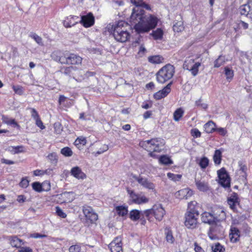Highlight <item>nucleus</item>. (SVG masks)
Listing matches in <instances>:
<instances>
[{
  "label": "nucleus",
  "instance_id": "nucleus-1",
  "mask_svg": "<svg viewBox=\"0 0 252 252\" xmlns=\"http://www.w3.org/2000/svg\"><path fill=\"white\" fill-rule=\"evenodd\" d=\"M128 27V24L123 21H119L112 26L111 32L117 41L125 42L129 39L130 35L127 32Z\"/></svg>",
  "mask_w": 252,
  "mask_h": 252
},
{
  "label": "nucleus",
  "instance_id": "nucleus-2",
  "mask_svg": "<svg viewBox=\"0 0 252 252\" xmlns=\"http://www.w3.org/2000/svg\"><path fill=\"white\" fill-rule=\"evenodd\" d=\"M197 202L190 201L188 204L187 212L185 215V225L188 228L193 229L196 227L197 218L199 215L196 208Z\"/></svg>",
  "mask_w": 252,
  "mask_h": 252
},
{
  "label": "nucleus",
  "instance_id": "nucleus-3",
  "mask_svg": "<svg viewBox=\"0 0 252 252\" xmlns=\"http://www.w3.org/2000/svg\"><path fill=\"white\" fill-rule=\"evenodd\" d=\"M157 24L158 19L150 15L135 24L134 29L138 33L146 32L155 28Z\"/></svg>",
  "mask_w": 252,
  "mask_h": 252
},
{
  "label": "nucleus",
  "instance_id": "nucleus-4",
  "mask_svg": "<svg viewBox=\"0 0 252 252\" xmlns=\"http://www.w3.org/2000/svg\"><path fill=\"white\" fill-rule=\"evenodd\" d=\"M57 52H54L51 57L54 60L59 62L62 64L80 65L81 64L82 58L79 55L73 53H66L60 57H55Z\"/></svg>",
  "mask_w": 252,
  "mask_h": 252
},
{
  "label": "nucleus",
  "instance_id": "nucleus-5",
  "mask_svg": "<svg viewBox=\"0 0 252 252\" xmlns=\"http://www.w3.org/2000/svg\"><path fill=\"white\" fill-rule=\"evenodd\" d=\"M175 73V67L170 64L163 66L157 73V80L160 83H164L172 78Z\"/></svg>",
  "mask_w": 252,
  "mask_h": 252
},
{
  "label": "nucleus",
  "instance_id": "nucleus-6",
  "mask_svg": "<svg viewBox=\"0 0 252 252\" xmlns=\"http://www.w3.org/2000/svg\"><path fill=\"white\" fill-rule=\"evenodd\" d=\"M143 144L147 150L150 152V156L155 157L153 152L159 151V148L164 145V142L163 139L157 138L147 140L144 142Z\"/></svg>",
  "mask_w": 252,
  "mask_h": 252
},
{
  "label": "nucleus",
  "instance_id": "nucleus-7",
  "mask_svg": "<svg viewBox=\"0 0 252 252\" xmlns=\"http://www.w3.org/2000/svg\"><path fill=\"white\" fill-rule=\"evenodd\" d=\"M200 65V63L195 62L192 57H189L185 60L183 64V68L184 69L190 71L193 76H195L198 73V68Z\"/></svg>",
  "mask_w": 252,
  "mask_h": 252
},
{
  "label": "nucleus",
  "instance_id": "nucleus-8",
  "mask_svg": "<svg viewBox=\"0 0 252 252\" xmlns=\"http://www.w3.org/2000/svg\"><path fill=\"white\" fill-rule=\"evenodd\" d=\"M147 16L145 15L144 11L141 7H136L133 9L130 17V22L132 25H135Z\"/></svg>",
  "mask_w": 252,
  "mask_h": 252
},
{
  "label": "nucleus",
  "instance_id": "nucleus-9",
  "mask_svg": "<svg viewBox=\"0 0 252 252\" xmlns=\"http://www.w3.org/2000/svg\"><path fill=\"white\" fill-rule=\"evenodd\" d=\"M133 178L138 184L144 188L151 190L155 192L156 191L155 185L147 178L143 177L141 175L134 176Z\"/></svg>",
  "mask_w": 252,
  "mask_h": 252
},
{
  "label": "nucleus",
  "instance_id": "nucleus-10",
  "mask_svg": "<svg viewBox=\"0 0 252 252\" xmlns=\"http://www.w3.org/2000/svg\"><path fill=\"white\" fill-rule=\"evenodd\" d=\"M218 175L219 178V183L223 187H229L230 180L225 169L222 168L218 170Z\"/></svg>",
  "mask_w": 252,
  "mask_h": 252
},
{
  "label": "nucleus",
  "instance_id": "nucleus-11",
  "mask_svg": "<svg viewBox=\"0 0 252 252\" xmlns=\"http://www.w3.org/2000/svg\"><path fill=\"white\" fill-rule=\"evenodd\" d=\"M83 212L87 220L90 221L91 223H94L98 219L97 214L95 213L93 208L90 206H84Z\"/></svg>",
  "mask_w": 252,
  "mask_h": 252
},
{
  "label": "nucleus",
  "instance_id": "nucleus-12",
  "mask_svg": "<svg viewBox=\"0 0 252 252\" xmlns=\"http://www.w3.org/2000/svg\"><path fill=\"white\" fill-rule=\"evenodd\" d=\"M212 213L215 222L217 221H223L225 220L226 213L222 207H215L213 209Z\"/></svg>",
  "mask_w": 252,
  "mask_h": 252
},
{
  "label": "nucleus",
  "instance_id": "nucleus-13",
  "mask_svg": "<svg viewBox=\"0 0 252 252\" xmlns=\"http://www.w3.org/2000/svg\"><path fill=\"white\" fill-rule=\"evenodd\" d=\"M149 211L151 213L153 214L156 220L158 221H160L162 219L165 213L164 209L160 204L155 205L152 210Z\"/></svg>",
  "mask_w": 252,
  "mask_h": 252
},
{
  "label": "nucleus",
  "instance_id": "nucleus-14",
  "mask_svg": "<svg viewBox=\"0 0 252 252\" xmlns=\"http://www.w3.org/2000/svg\"><path fill=\"white\" fill-rule=\"evenodd\" d=\"M128 191L131 200L135 204H141L147 203L149 201V199L145 195L136 194L133 191L128 190Z\"/></svg>",
  "mask_w": 252,
  "mask_h": 252
},
{
  "label": "nucleus",
  "instance_id": "nucleus-15",
  "mask_svg": "<svg viewBox=\"0 0 252 252\" xmlns=\"http://www.w3.org/2000/svg\"><path fill=\"white\" fill-rule=\"evenodd\" d=\"M80 23L85 28L90 27L94 25V17L93 14L91 12H90L86 15L81 16Z\"/></svg>",
  "mask_w": 252,
  "mask_h": 252
},
{
  "label": "nucleus",
  "instance_id": "nucleus-16",
  "mask_svg": "<svg viewBox=\"0 0 252 252\" xmlns=\"http://www.w3.org/2000/svg\"><path fill=\"white\" fill-rule=\"evenodd\" d=\"M122 238L116 237L109 245L111 252H122Z\"/></svg>",
  "mask_w": 252,
  "mask_h": 252
},
{
  "label": "nucleus",
  "instance_id": "nucleus-17",
  "mask_svg": "<svg viewBox=\"0 0 252 252\" xmlns=\"http://www.w3.org/2000/svg\"><path fill=\"white\" fill-rule=\"evenodd\" d=\"M171 83H169L162 90L155 93L154 95V98L157 100H158L166 96L171 91Z\"/></svg>",
  "mask_w": 252,
  "mask_h": 252
},
{
  "label": "nucleus",
  "instance_id": "nucleus-18",
  "mask_svg": "<svg viewBox=\"0 0 252 252\" xmlns=\"http://www.w3.org/2000/svg\"><path fill=\"white\" fill-rule=\"evenodd\" d=\"M71 175L78 180H84L86 178V175L82 171L78 166H75L70 170Z\"/></svg>",
  "mask_w": 252,
  "mask_h": 252
},
{
  "label": "nucleus",
  "instance_id": "nucleus-19",
  "mask_svg": "<svg viewBox=\"0 0 252 252\" xmlns=\"http://www.w3.org/2000/svg\"><path fill=\"white\" fill-rule=\"evenodd\" d=\"M192 194L193 192L191 190L186 188L178 191L175 193V195L176 198L182 199H188L189 197H190Z\"/></svg>",
  "mask_w": 252,
  "mask_h": 252
},
{
  "label": "nucleus",
  "instance_id": "nucleus-20",
  "mask_svg": "<svg viewBox=\"0 0 252 252\" xmlns=\"http://www.w3.org/2000/svg\"><path fill=\"white\" fill-rule=\"evenodd\" d=\"M202 221L206 223L212 224L215 222L213 213L205 212L201 215Z\"/></svg>",
  "mask_w": 252,
  "mask_h": 252
},
{
  "label": "nucleus",
  "instance_id": "nucleus-21",
  "mask_svg": "<svg viewBox=\"0 0 252 252\" xmlns=\"http://www.w3.org/2000/svg\"><path fill=\"white\" fill-rule=\"evenodd\" d=\"M78 19V17L77 16H70L69 17H67L66 20H65L63 22V26L65 28H70L72 26H74L76 25V23H77V21H75V20Z\"/></svg>",
  "mask_w": 252,
  "mask_h": 252
},
{
  "label": "nucleus",
  "instance_id": "nucleus-22",
  "mask_svg": "<svg viewBox=\"0 0 252 252\" xmlns=\"http://www.w3.org/2000/svg\"><path fill=\"white\" fill-rule=\"evenodd\" d=\"M239 231L236 228H231L229 233V238L231 242H236L239 238Z\"/></svg>",
  "mask_w": 252,
  "mask_h": 252
},
{
  "label": "nucleus",
  "instance_id": "nucleus-23",
  "mask_svg": "<svg viewBox=\"0 0 252 252\" xmlns=\"http://www.w3.org/2000/svg\"><path fill=\"white\" fill-rule=\"evenodd\" d=\"M9 240L11 246L16 248H20L22 243V240L17 238L16 236H11L9 237Z\"/></svg>",
  "mask_w": 252,
  "mask_h": 252
},
{
  "label": "nucleus",
  "instance_id": "nucleus-24",
  "mask_svg": "<svg viewBox=\"0 0 252 252\" xmlns=\"http://www.w3.org/2000/svg\"><path fill=\"white\" fill-rule=\"evenodd\" d=\"M216 124L212 121H209L204 126L205 131L208 133H212L216 129Z\"/></svg>",
  "mask_w": 252,
  "mask_h": 252
},
{
  "label": "nucleus",
  "instance_id": "nucleus-25",
  "mask_svg": "<svg viewBox=\"0 0 252 252\" xmlns=\"http://www.w3.org/2000/svg\"><path fill=\"white\" fill-rule=\"evenodd\" d=\"M240 12L241 15L248 16L252 14V10L251 9L249 4H244L240 6Z\"/></svg>",
  "mask_w": 252,
  "mask_h": 252
},
{
  "label": "nucleus",
  "instance_id": "nucleus-26",
  "mask_svg": "<svg viewBox=\"0 0 252 252\" xmlns=\"http://www.w3.org/2000/svg\"><path fill=\"white\" fill-rule=\"evenodd\" d=\"M195 184L197 189L201 191H205L209 189L208 184L204 181H196Z\"/></svg>",
  "mask_w": 252,
  "mask_h": 252
},
{
  "label": "nucleus",
  "instance_id": "nucleus-27",
  "mask_svg": "<svg viewBox=\"0 0 252 252\" xmlns=\"http://www.w3.org/2000/svg\"><path fill=\"white\" fill-rule=\"evenodd\" d=\"M115 210L117 214L122 217L126 216L128 213L127 207L123 206H118L116 207Z\"/></svg>",
  "mask_w": 252,
  "mask_h": 252
},
{
  "label": "nucleus",
  "instance_id": "nucleus-28",
  "mask_svg": "<svg viewBox=\"0 0 252 252\" xmlns=\"http://www.w3.org/2000/svg\"><path fill=\"white\" fill-rule=\"evenodd\" d=\"M222 152L220 150L215 151L213 156V160L216 164L219 165L220 163L221 160Z\"/></svg>",
  "mask_w": 252,
  "mask_h": 252
},
{
  "label": "nucleus",
  "instance_id": "nucleus-29",
  "mask_svg": "<svg viewBox=\"0 0 252 252\" xmlns=\"http://www.w3.org/2000/svg\"><path fill=\"white\" fill-rule=\"evenodd\" d=\"M184 111L182 108L177 109L173 113V118L175 121L178 122L183 117Z\"/></svg>",
  "mask_w": 252,
  "mask_h": 252
},
{
  "label": "nucleus",
  "instance_id": "nucleus-30",
  "mask_svg": "<svg viewBox=\"0 0 252 252\" xmlns=\"http://www.w3.org/2000/svg\"><path fill=\"white\" fill-rule=\"evenodd\" d=\"M163 59L159 55L150 56L148 57V61L152 63L158 64L162 63Z\"/></svg>",
  "mask_w": 252,
  "mask_h": 252
},
{
  "label": "nucleus",
  "instance_id": "nucleus-31",
  "mask_svg": "<svg viewBox=\"0 0 252 252\" xmlns=\"http://www.w3.org/2000/svg\"><path fill=\"white\" fill-rule=\"evenodd\" d=\"M131 2L136 7H142L147 10H150V7L149 5L146 4L143 2V0H130Z\"/></svg>",
  "mask_w": 252,
  "mask_h": 252
},
{
  "label": "nucleus",
  "instance_id": "nucleus-32",
  "mask_svg": "<svg viewBox=\"0 0 252 252\" xmlns=\"http://www.w3.org/2000/svg\"><path fill=\"white\" fill-rule=\"evenodd\" d=\"M8 150L13 154H16L24 152V147L22 146H9Z\"/></svg>",
  "mask_w": 252,
  "mask_h": 252
},
{
  "label": "nucleus",
  "instance_id": "nucleus-33",
  "mask_svg": "<svg viewBox=\"0 0 252 252\" xmlns=\"http://www.w3.org/2000/svg\"><path fill=\"white\" fill-rule=\"evenodd\" d=\"M2 120L3 122L8 125H13L14 127H20L19 125L16 122L15 120L10 119L6 117L2 116Z\"/></svg>",
  "mask_w": 252,
  "mask_h": 252
},
{
  "label": "nucleus",
  "instance_id": "nucleus-34",
  "mask_svg": "<svg viewBox=\"0 0 252 252\" xmlns=\"http://www.w3.org/2000/svg\"><path fill=\"white\" fill-rule=\"evenodd\" d=\"M159 162L160 163L165 165L171 164L173 163L170 158L166 155L161 156L159 158Z\"/></svg>",
  "mask_w": 252,
  "mask_h": 252
},
{
  "label": "nucleus",
  "instance_id": "nucleus-35",
  "mask_svg": "<svg viewBox=\"0 0 252 252\" xmlns=\"http://www.w3.org/2000/svg\"><path fill=\"white\" fill-rule=\"evenodd\" d=\"M152 35L155 39H160L162 38L163 36V31L161 29H158L156 31L153 32Z\"/></svg>",
  "mask_w": 252,
  "mask_h": 252
},
{
  "label": "nucleus",
  "instance_id": "nucleus-36",
  "mask_svg": "<svg viewBox=\"0 0 252 252\" xmlns=\"http://www.w3.org/2000/svg\"><path fill=\"white\" fill-rule=\"evenodd\" d=\"M76 70V68L72 66L65 67L62 69V71L65 74L71 75L73 74L74 72Z\"/></svg>",
  "mask_w": 252,
  "mask_h": 252
},
{
  "label": "nucleus",
  "instance_id": "nucleus-37",
  "mask_svg": "<svg viewBox=\"0 0 252 252\" xmlns=\"http://www.w3.org/2000/svg\"><path fill=\"white\" fill-rule=\"evenodd\" d=\"M184 29L183 23L182 21H178L174 24L173 29L174 32H180L183 31Z\"/></svg>",
  "mask_w": 252,
  "mask_h": 252
},
{
  "label": "nucleus",
  "instance_id": "nucleus-38",
  "mask_svg": "<svg viewBox=\"0 0 252 252\" xmlns=\"http://www.w3.org/2000/svg\"><path fill=\"white\" fill-rule=\"evenodd\" d=\"M238 198L236 195L231 196L228 199V204L232 209H234L236 204L237 203Z\"/></svg>",
  "mask_w": 252,
  "mask_h": 252
},
{
  "label": "nucleus",
  "instance_id": "nucleus-39",
  "mask_svg": "<svg viewBox=\"0 0 252 252\" xmlns=\"http://www.w3.org/2000/svg\"><path fill=\"white\" fill-rule=\"evenodd\" d=\"M140 212L137 210H133L130 212L129 217L133 220H136L140 218Z\"/></svg>",
  "mask_w": 252,
  "mask_h": 252
},
{
  "label": "nucleus",
  "instance_id": "nucleus-40",
  "mask_svg": "<svg viewBox=\"0 0 252 252\" xmlns=\"http://www.w3.org/2000/svg\"><path fill=\"white\" fill-rule=\"evenodd\" d=\"M209 162L208 158L204 157L200 159L198 164L202 169H205L208 166Z\"/></svg>",
  "mask_w": 252,
  "mask_h": 252
},
{
  "label": "nucleus",
  "instance_id": "nucleus-41",
  "mask_svg": "<svg viewBox=\"0 0 252 252\" xmlns=\"http://www.w3.org/2000/svg\"><path fill=\"white\" fill-rule=\"evenodd\" d=\"M61 153L65 157H71L73 154L72 150L68 147L62 149Z\"/></svg>",
  "mask_w": 252,
  "mask_h": 252
},
{
  "label": "nucleus",
  "instance_id": "nucleus-42",
  "mask_svg": "<svg viewBox=\"0 0 252 252\" xmlns=\"http://www.w3.org/2000/svg\"><path fill=\"white\" fill-rule=\"evenodd\" d=\"M166 241L170 244H172L174 241V238L172 235V233L169 229L166 230Z\"/></svg>",
  "mask_w": 252,
  "mask_h": 252
},
{
  "label": "nucleus",
  "instance_id": "nucleus-43",
  "mask_svg": "<svg viewBox=\"0 0 252 252\" xmlns=\"http://www.w3.org/2000/svg\"><path fill=\"white\" fill-rule=\"evenodd\" d=\"M224 62V57L221 56H219V57L215 62L214 67H219L222 65Z\"/></svg>",
  "mask_w": 252,
  "mask_h": 252
},
{
  "label": "nucleus",
  "instance_id": "nucleus-44",
  "mask_svg": "<svg viewBox=\"0 0 252 252\" xmlns=\"http://www.w3.org/2000/svg\"><path fill=\"white\" fill-rule=\"evenodd\" d=\"M32 189L36 191L39 192L43 191L42 185L39 182H36L33 183L32 184Z\"/></svg>",
  "mask_w": 252,
  "mask_h": 252
},
{
  "label": "nucleus",
  "instance_id": "nucleus-45",
  "mask_svg": "<svg viewBox=\"0 0 252 252\" xmlns=\"http://www.w3.org/2000/svg\"><path fill=\"white\" fill-rule=\"evenodd\" d=\"M225 75L227 79H232L233 77V71L228 67H225Z\"/></svg>",
  "mask_w": 252,
  "mask_h": 252
},
{
  "label": "nucleus",
  "instance_id": "nucleus-46",
  "mask_svg": "<svg viewBox=\"0 0 252 252\" xmlns=\"http://www.w3.org/2000/svg\"><path fill=\"white\" fill-rule=\"evenodd\" d=\"M167 177L171 179L172 180L174 181H177L180 180L182 176L179 174H174L171 173H168L167 174Z\"/></svg>",
  "mask_w": 252,
  "mask_h": 252
},
{
  "label": "nucleus",
  "instance_id": "nucleus-47",
  "mask_svg": "<svg viewBox=\"0 0 252 252\" xmlns=\"http://www.w3.org/2000/svg\"><path fill=\"white\" fill-rule=\"evenodd\" d=\"M86 139L85 137H80L77 138V139L75 141V144L76 146H79V145H82V146H84L86 144Z\"/></svg>",
  "mask_w": 252,
  "mask_h": 252
},
{
  "label": "nucleus",
  "instance_id": "nucleus-48",
  "mask_svg": "<svg viewBox=\"0 0 252 252\" xmlns=\"http://www.w3.org/2000/svg\"><path fill=\"white\" fill-rule=\"evenodd\" d=\"M54 127L55 129V132L57 134H60L63 130V127L62 125L59 122H56L54 125Z\"/></svg>",
  "mask_w": 252,
  "mask_h": 252
},
{
  "label": "nucleus",
  "instance_id": "nucleus-49",
  "mask_svg": "<svg viewBox=\"0 0 252 252\" xmlns=\"http://www.w3.org/2000/svg\"><path fill=\"white\" fill-rule=\"evenodd\" d=\"M195 104L197 107H200L203 109H206L208 107V105L202 102L201 99H199L198 100L195 101Z\"/></svg>",
  "mask_w": 252,
  "mask_h": 252
},
{
  "label": "nucleus",
  "instance_id": "nucleus-50",
  "mask_svg": "<svg viewBox=\"0 0 252 252\" xmlns=\"http://www.w3.org/2000/svg\"><path fill=\"white\" fill-rule=\"evenodd\" d=\"M146 53L147 50L145 48V46H144L143 45H140L139 48V50L137 53L138 57H142L144 56Z\"/></svg>",
  "mask_w": 252,
  "mask_h": 252
},
{
  "label": "nucleus",
  "instance_id": "nucleus-51",
  "mask_svg": "<svg viewBox=\"0 0 252 252\" xmlns=\"http://www.w3.org/2000/svg\"><path fill=\"white\" fill-rule=\"evenodd\" d=\"M212 249L214 252H222L223 248L220 244L217 243L212 247Z\"/></svg>",
  "mask_w": 252,
  "mask_h": 252
},
{
  "label": "nucleus",
  "instance_id": "nucleus-52",
  "mask_svg": "<svg viewBox=\"0 0 252 252\" xmlns=\"http://www.w3.org/2000/svg\"><path fill=\"white\" fill-rule=\"evenodd\" d=\"M49 159L53 163H57L58 161L57 155L55 153H52L48 156Z\"/></svg>",
  "mask_w": 252,
  "mask_h": 252
},
{
  "label": "nucleus",
  "instance_id": "nucleus-53",
  "mask_svg": "<svg viewBox=\"0 0 252 252\" xmlns=\"http://www.w3.org/2000/svg\"><path fill=\"white\" fill-rule=\"evenodd\" d=\"M81 246L79 245H75L70 246L69 248V252H80Z\"/></svg>",
  "mask_w": 252,
  "mask_h": 252
},
{
  "label": "nucleus",
  "instance_id": "nucleus-54",
  "mask_svg": "<svg viewBox=\"0 0 252 252\" xmlns=\"http://www.w3.org/2000/svg\"><path fill=\"white\" fill-rule=\"evenodd\" d=\"M31 37L36 41L37 43L39 45H42V39L41 37L39 36L38 35L34 33L31 35Z\"/></svg>",
  "mask_w": 252,
  "mask_h": 252
},
{
  "label": "nucleus",
  "instance_id": "nucleus-55",
  "mask_svg": "<svg viewBox=\"0 0 252 252\" xmlns=\"http://www.w3.org/2000/svg\"><path fill=\"white\" fill-rule=\"evenodd\" d=\"M42 190L43 191H48L50 189V184L48 181H44L41 183Z\"/></svg>",
  "mask_w": 252,
  "mask_h": 252
},
{
  "label": "nucleus",
  "instance_id": "nucleus-56",
  "mask_svg": "<svg viewBox=\"0 0 252 252\" xmlns=\"http://www.w3.org/2000/svg\"><path fill=\"white\" fill-rule=\"evenodd\" d=\"M56 211L57 215L62 218H65L66 215L63 212V211L59 207H56Z\"/></svg>",
  "mask_w": 252,
  "mask_h": 252
},
{
  "label": "nucleus",
  "instance_id": "nucleus-57",
  "mask_svg": "<svg viewBox=\"0 0 252 252\" xmlns=\"http://www.w3.org/2000/svg\"><path fill=\"white\" fill-rule=\"evenodd\" d=\"M191 135L194 137H200L201 136V132L197 128H193L191 130Z\"/></svg>",
  "mask_w": 252,
  "mask_h": 252
},
{
  "label": "nucleus",
  "instance_id": "nucleus-58",
  "mask_svg": "<svg viewBox=\"0 0 252 252\" xmlns=\"http://www.w3.org/2000/svg\"><path fill=\"white\" fill-rule=\"evenodd\" d=\"M30 109L31 110V116L34 120L40 118L38 112L34 108H30Z\"/></svg>",
  "mask_w": 252,
  "mask_h": 252
},
{
  "label": "nucleus",
  "instance_id": "nucleus-59",
  "mask_svg": "<svg viewBox=\"0 0 252 252\" xmlns=\"http://www.w3.org/2000/svg\"><path fill=\"white\" fill-rule=\"evenodd\" d=\"M34 121L35 122V125L41 129H44L45 128V126H44L40 118Z\"/></svg>",
  "mask_w": 252,
  "mask_h": 252
},
{
  "label": "nucleus",
  "instance_id": "nucleus-60",
  "mask_svg": "<svg viewBox=\"0 0 252 252\" xmlns=\"http://www.w3.org/2000/svg\"><path fill=\"white\" fill-rule=\"evenodd\" d=\"M12 89H13L14 91L15 92V93L19 94H23V90H22V88L20 87V86H13L12 87Z\"/></svg>",
  "mask_w": 252,
  "mask_h": 252
},
{
  "label": "nucleus",
  "instance_id": "nucleus-61",
  "mask_svg": "<svg viewBox=\"0 0 252 252\" xmlns=\"http://www.w3.org/2000/svg\"><path fill=\"white\" fill-rule=\"evenodd\" d=\"M29 181L26 179H23L20 183V186L23 188H26L29 186Z\"/></svg>",
  "mask_w": 252,
  "mask_h": 252
},
{
  "label": "nucleus",
  "instance_id": "nucleus-62",
  "mask_svg": "<svg viewBox=\"0 0 252 252\" xmlns=\"http://www.w3.org/2000/svg\"><path fill=\"white\" fill-rule=\"evenodd\" d=\"M19 252H32V251L30 247H20Z\"/></svg>",
  "mask_w": 252,
  "mask_h": 252
},
{
  "label": "nucleus",
  "instance_id": "nucleus-63",
  "mask_svg": "<svg viewBox=\"0 0 252 252\" xmlns=\"http://www.w3.org/2000/svg\"><path fill=\"white\" fill-rule=\"evenodd\" d=\"M215 130L217 131L220 135L223 136L225 135L227 133V131L222 127L216 128Z\"/></svg>",
  "mask_w": 252,
  "mask_h": 252
},
{
  "label": "nucleus",
  "instance_id": "nucleus-64",
  "mask_svg": "<svg viewBox=\"0 0 252 252\" xmlns=\"http://www.w3.org/2000/svg\"><path fill=\"white\" fill-rule=\"evenodd\" d=\"M45 171L42 170H35L33 171V175L34 176H41L45 174Z\"/></svg>",
  "mask_w": 252,
  "mask_h": 252
}]
</instances>
